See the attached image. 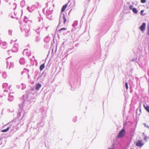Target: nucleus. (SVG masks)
Listing matches in <instances>:
<instances>
[{
    "label": "nucleus",
    "mask_w": 149,
    "mask_h": 149,
    "mask_svg": "<svg viewBox=\"0 0 149 149\" xmlns=\"http://www.w3.org/2000/svg\"><path fill=\"white\" fill-rule=\"evenodd\" d=\"M125 134V131L124 129H123L119 133L117 137L118 138H121L123 137Z\"/></svg>",
    "instance_id": "f257e3e1"
},
{
    "label": "nucleus",
    "mask_w": 149,
    "mask_h": 149,
    "mask_svg": "<svg viewBox=\"0 0 149 149\" xmlns=\"http://www.w3.org/2000/svg\"><path fill=\"white\" fill-rule=\"evenodd\" d=\"M66 21L67 19L65 18V16L63 15L62 18H61V17L60 18L59 24H60L61 22H63V24H65Z\"/></svg>",
    "instance_id": "f03ea898"
},
{
    "label": "nucleus",
    "mask_w": 149,
    "mask_h": 149,
    "mask_svg": "<svg viewBox=\"0 0 149 149\" xmlns=\"http://www.w3.org/2000/svg\"><path fill=\"white\" fill-rule=\"evenodd\" d=\"M144 144L142 141L138 140L136 143V146L138 147H141Z\"/></svg>",
    "instance_id": "7ed1b4c3"
},
{
    "label": "nucleus",
    "mask_w": 149,
    "mask_h": 149,
    "mask_svg": "<svg viewBox=\"0 0 149 149\" xmlns=\"http://www.w3.org/2000/svg\"><path fill=\"white\" fill-rule=\"evenodd\" d=\"M146 26V24L145 23H142V25L140 27V29L141 31H143L144 30Z\"/></svg>",
    "instance_id": "20e7f679"
},
{
    "label": "nucleus",
    "mask_w": 149,
    "mask_h": 149,
    "mask_svg": "<svg viewBox=\"0 0 149 149\" xmlns=\"http://www.w3.org/2000/svg\"><path fill=\"white\" fill-rule=\"evenodd\" d=\"M67 5H68L67 4H65L63 6L61 10V12H63L65 11Z\"/></svg>",
    "instance_id": "39448f33"
},
{
    "label": "nucleus",
    "mask_w": 149,
    "mask_h": 149,
    "mask_svg": "<svg viewBox=\"0 0 149 149\" xmlns=\"http://www.w3.org/2000/svg\"><path fill=\"white\" fill-rule=\"evenodd\" d=\"M41 85L39 83H38L36 86V89L37 90H38L41 87Z\"/></svg>",
    "instance_id": "423d86ee"
},
{
    "label": "nucleus",
    "mask_w": 149,
    "mask_h": 149,
    "mask_svg": "<svg viewBox=\"0 0 149 149\" xmlns=\"http://www.w3.org/2000/svg\"><path fill=\"white\" fill-rule=\"evenodd\" d=\"M45 68V64L43 63L41 65L40 67V70L42 71Z\"/></svg>",
    "instance_id": "0eeeda50"
},
{
    "label": "nucleus",
    "mask_w": 149,
    "mask_h": 149,
    "mask_svg": "<svg viewBox=\"0 0 149 149\" xmlns=\"http://www.w3.org/2000/svg\"><path fill=\"white\" fill-rule=\"evenodd\" d=\"M143 107L146 111H147L149 113V106H145L144 104L143 105Z\"/></svg>",
    "instance_id": "6e6552de"
},
{
    "label": "nucleus",
    "mask_w": 149,
    "mask_h": 149,
    "mask_svg": "<svg viewBox=\"0 0 149 149\" xmlns=\"http://www.w3.org/2000/svg\"><path fill=\"white\" fill-rule=\"evenodd\" d=\"M9 127H8L6 129L2 130L1 132H6L9 130Z\"/></svg>",
    "instance_id": "1a4fd4ad"
},
{
    "label": "nucleus",
    "mask_w": 149,
    "mask_h": 149,
    "mask_svg": "<svg viewBox=\"0 0 149 149\" xmlns=\"http://www.w3.org/2000/svg\"><path fill=\"white\" fill-rule=\"evenodd\" d=\"M132 11L134 13H136L138 12L137 10L135 8H133Z\"/></svg>",
    "instance_id": "9d476101"
},
{
    "label": "nucleus",
    "mask_w": 149,
    "mask_h": 149,
    "mask_svg": "<svg viewBox=\"0 0 149 149\" xmlns=\"http://www.w3.org/2000/svg\"><path fill=\"white\" fill-rule=\"evenodd\" d=\"M144 11L143 10H142L141 11V14L142 15H144L145 14L143 13Z\"/></svg>",
    "instance_id": "9b49d317"
},
{
    "label": "nucleus",
    "mask_w": 149,
    "mask_h": 149,
    "mask_svg": "<svg viewBox=\"0 0 149 149\" xmlns=\"http://www.w3.org/2000/svg\"><path fill=\"white\" fill-rule=\"evenodd\" d=\"M66 29H67L66 28H62L61 29H60V30H59V31H61V30H63L65 31V30H66Z\"/></svg>",
    "instance_id": "f8f14e48"
},
{
    "label": "nucleus",
    "mask_w": 149,
    "mask_h": 149,
    "mask_svg": "<svg viewBox=\"0 0 149 149\" xmlns=\"http://www.w3.org/2000/svg\"><path fill=\"white\" fill-rule=\"evenodd\" d=\"M125 84L126 88L127 90L128 88V85L127 83L126 82Z\"/></svg>",
    "instance_id": "ddd939ff"
},
{
    "label": "nucleus",
    "mask_w": 149,
    "mask_h": 149,
    "mask_svg": "<svg viewBox=\"0 0 149 149\" xmlns=\"http://www.w3.org/2000/svg\"><path fill=\"white\" fill-rule=\"evenodd\" d=\"M147 139H148V137H147V136H145L144 138V140L146 141H147Z\"/></svg>",
    "instance_id": "4468645a"
},
{
    "label": "nucleus",
    "mask_w": 149,
    "mask_h": 149,
    "mask_svg": "<svg viewBox=\"0 0 149 149\" xmlns=\"http://www.w3.org/2000/svg\"><path fill=\"white\" fill-rule=\"evenodd\" d=\"M141 2L142 3H145L146 2V1H141Z\"/></svg>",
    "instance_id": "2eb2a0df"
},
{
    "label": "nucleus",
    "mask_w": 149,
    "mask_h": 149,
    "mask_svg": "<svg viewBox=\"0 0 149 149\" xmlns=\"http://www.w3.org/2000/svg\"><path fill=\"white\" fill-rule=\"evenodd\" d=\"M132 5H131L130 6V8L131 9H132Z\"/></svg>",
    "instance_id": "dca6fc26"
},
{
    "label": "nucleus",
    "mask_w": 149,
    "mask_h": 149,
    "mask_svg": "<svg viewBox=\"0 0 149 149\" xmlns=\"http://www.w3.org/2000/svg\"><path fill=\"white\" fill-rule=\"evenodd\" d=\"M107 149H113L112 148H108Z\"/></svg>",
    "instance_id": "f3484780"
}]
</instances>
